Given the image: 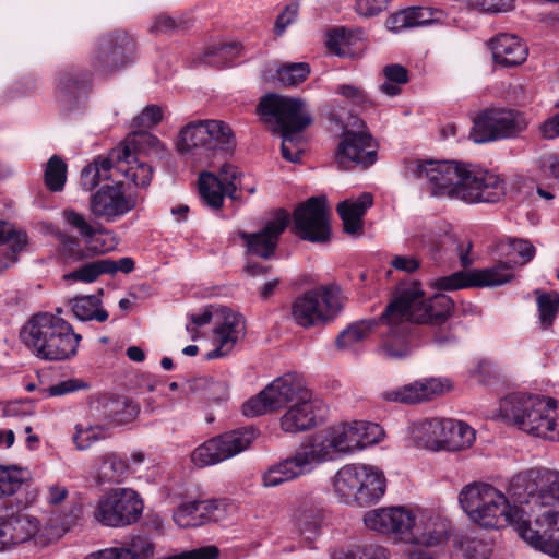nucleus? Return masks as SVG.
<instances>
[{"mask_svg": "<svg viewBox=\"0 0 559 559\" xmlns=\"http://www.w3.org/2000/svg\"><path fill=\"white\" fill-rule=\"evenodd\" d=\"M501 416L534 437L559 442V408L552 399L512 394L500 403Z\"/></svg>", "mask_w": 559, "mask_h": 559, "instance_id": "obj_6", "label": "nucleus"}, {"mask_svg": "<svg viewBox=\"0 0 559 559\" xmlns=\"http://www.w3.org/2000/svg\"><path fill=\"white\" fill-rule=\"evenodd\" d=\"M372 203L373 198L367 192L360 194L356 200H344L338 203L337 213L347 234L355 235L362 230V217Z\"/></svg>", "mask_w": 559, "mask_h": 559, "instance_id": "obj_31", "label": "nucleus"}, {"mask_svg": "<svg viewBox=\"0 0 559 559\" xmlns=\"http://www.w3.org/2000/svg\"><path fill=\"white\" fill-rule=\"evenodd\" d=\"M412 536L403 550L407 559H433V548L447 544L450 537V522L432 512L420 510L415 513Z\"/></svg>", "mask_w": 559, "mask_h": 559, "instance_id": "obj_11", "label": "nucleus"}, {"mask_svg": "<svg viewBox=\"0 0 559 559\" xmlns=\"http://www.w3.org/2000/svg\"><path fill=\"white\" fill-rule=\"evenodd\" d=\"M472 280V270L457 271L451 275L437 278L433 283V286L439 290H456L475 287Z\"/></svg>", "mask_w": 559, "mask_h": 559, "instance_id": "obj_51", "label": "nucleus"}, {"mask_svg": "<svg viewBox=\"0 0 559 559\" xmlns=\"http://www.w3.org/2000/svg\"><path fill=\"white\" fill-rule=\"evenodd\" d=\"M134 49V40L129 34L115 31L98 39L91 56V64L99 74H114L131 61Z\"/></svg>", "mask_w": 559, "mask_h": 559, "instance_id": "obj_17", "label": "nucleus"}, {"mask_svg": "<svg viewBox=\"0 0 559 559\" xmlns=\"http://www.w3.org/2000/svg\"><path fill=\"white\" fill-rule=\"evenodd\" d=\"M62 253L68 259L81 260L84 258V253L81 249V242L76 237H72L66 234L59 235Z\"/></svg>", "mask_w": 559, "mask_h": 559, "instance_id": "obj_64", "label": "nucleus"}, {"mask_svg": "<svg viewBox=\"0 0 559 559\" xmlns=\"http://www.w3.org/2000/svg\"><path fill=\"white\" fill-rule=\"evenodd\" d=\"M354 33L362 35V29L358 28L356 31L346 28V27H337L329 32L326 39V48L329 51L333 52L336 56L343 57L346 55L344 46H348L350 39L354 37Z\"/></svg>", "mask_w": 559, "mask_h": 559, "instance_id": "obj_45", "label": "nucleus"}, {"mask_svg": "<svg viewBox=\"0 0 559 559\" xmlns=\"http://www.w3.org/2000/svg\"><path fill=\"white\" fill-rule=\"evenodd\" d=\"M389 0H356V12L365 17L376 16L388 8Z\"/></svg>", "mask_w": 559, "mask_h": 559, "instance_id": "obj_63", "label": "nucleus"}, {"mask_svg": "<svg viewBox=\"0 0 559 559\" xmlns=\"http://www.w3.org/2000/svg\"><path fill=\"white\" fill-rule=\"evenodd\" d=\"M415 513L406 507L374 509L365 513L364 523L369 530L389 535L406 545L412 536Z\"/></svg>", "mask_w": 559, "mask_h": 559, "instance_id": "obj_20", "label": "nucleus"}, {"mask_svg": "<svg viewBox=\"0 0 559 559\" xmlns=\"http://www.w3.org/2000/svg\"><path fill=\"white\" fill-rule=\"evenodd\" d=\"M67 179V164L57 155L51 156L46 165L44 181L53 192L61 191Z\"/></svg>", "mask_w": 559, "mask_h": 559, "instance_id": "obj_39", "label": "nucleus"}, {"mask_svg": "<svg viewBox=\"0 0 559 559\" xmlns=\"http://www.w3.org/2000/svg\"><path fill=\"white\" fill-rule=\"evenodd\" d=\"M8 242H10V247L3 257L0 258V274L17 262L19 253L25 248L27 243V236L25 233H20Z\"/></svg>", "mask_w": 559, "mask_h": 559, "instance_id": "obj_54", "label": "nucleus"}, {"mask_svg": "<svg viewBox=\"0 0 559 559\" xmlns=\"http://www.w3.org/2000/svg\"><path fill=\"white\" fill-rule=\"evenodd\" d=\"M195 503L190 501L179 506L174 512V521L180 527H197L202 525V520H199L197 511H194Z\"/></svg>", "mask_w": 559, "mask_h": 559, "instance_id": "obj_56", "label": "nucleus"}, {"mask_svg": "<svg viewBox=\"0 0 559 559\" xmlns=\"http://www.w3.org/2000/svg\"><path fill=\"white\" fill-rule=\"evenodd\" d=\"M406 173L424 185L431 195L467 203L496 202L504 194L499 176L473 164L454 160H412Z\"/></svg>", "mask_w": 559, "mask_h": 559, "instance_id": "obj_2", "label": "nucleus"}, {"mask_svg": "<svg viewBox=\"0 0 559 559\" xmlns=\"http://www.w3.org/2000/svg\"><path fill=\"white\" fill-rule=\"evenodd\" d=\"M454 308L453 300L444 294H436L424 299V292L418 283L401 289L396 297L385 307L379 319H364L352 323L336 337L338 348H348L364 341L378 324L385 331L382 349L392 358H401L409 353L407 337L413 323L441 326Z\"/></svg>", "mask_w": 559, "mask_h": 559, "instance_id": "obj_1", "label": "nucleus"}, {"mask_svg": "<svg viewBox=\"0 0 559 559\" xmlns=\"http://www.w3.org/2000/svg\"><path fill=\"white\" fill-rule=\"evenodd\" d=\"M163 119V110L157 105L146 106L133 120V124L141 129H150Z\"/></svg>", "mask_w": 559, "mask_h": 559, "instance_id": "obj_59", "label": "nucleus"}, {"mask_svg": "<svg viewBox=\"0 0 559 559\" xmlns=\"http://www.w3.org/2000/svg\"><path fill=\"white\" fill-rule=\"evenodd\" d=\"M115 403V395L103 394L94 396L90 402V414L95 420L99 423L112 425Z\"/></svg>", "mask_w": 559, "mask_h": 559, "instance_id": "obj_42", "label": "nucleus"}, {"mask_svg": "<svg viewBox=\"0 0 559 559\" xmlns=\"http://www.w3.org/2000/svg\"><path fill=\"white\" fill-rule=\"evenodd\" d=\"M88 74L75 68L61 71L58 75V93L62 102L74 104L87 94Z\"/></svg>", "mask_w": 559, "mask_h": 559, "instance_id": "obj_32", "label": "nucleus"}, {"mask_svg": "<svg viewBox=\"0 0 559 559\" xmlns=\"http://www.w3.org/2000/svg\"><path fill=\"white\" fill-rule=\"evenodd\" d=\"M488 46L493 61L504 68L522 64L528 53L526 44L512 34H498L489 40Z\"/></svg>", "mask_w": 559, "mask_h": 559, "instance_id": "obj_29", "label": "nucleus"}, {"mask_svg": "<svg viewBox=\"0 0 559 559\" xmlns=\"http://www.w3.org/2000/svg\"><path fill=\"white\" fill-rule=\"evenodd\" d=\"M143 511L139 495L129 488H119L99 499L95 519L106 526L120 527L135 523Z\"/></svg>", "mask_w": 559, "mask_h": 559, "instance_id": "obj_16", "label": "nucleus"}, {"mask_svg": "<svg viewBox=\"0 0 559 559\" xmlns=\"http://www.w3.org/2000/svg\"><path fill=\"white\" fill-rule=\"evenodd\" d=\"M103 428L99 425L90 426L87 428H80L76 426V433L73 437V441L79 450H86L91 444L103 438Z\"/></svg>", "mask_w": 559, "mask_h": 559, "instance_id": "obj_58", "label": "nucleus"}, {"mask_svg": "<svg viewBox=\"0 0 559 559\" xmlns=\"http://www.w3.org/2000/svg\"><path fill=\"white\" fill-rule=\"evenodd\" d=\"M314 469L304 450L297 451L286 459L273 464L263 474L265 487H276L283 483L299 478Z\"/></svg>", "mask_w": 559, "mask_h": 559, "instance_id": "obj_27", "label": "nucleus"}, {"mask_svg": "<svg viewBox=\"0 0 559 559\" xmlns=\"http://www.w3.org/2000/svg\"><path fill=\"white\" fill-rule=\"evenodd\" d=\"M136 193H126L124 185L116 182L102 187L91 197L90 210L96 216L112 222L138 205Z\"/></svg>", "mask_w": 559, "mask_h": 559, "instance_id": "obj_22", "label": "nucleus"}, {"mask_svg": "<svg viewBox=\"0 0 559 559\" xmlns=\"http://www.w3.org/2000/svg\"><path fill=\"white\" fill-rule=\"evenodd\" d=\"M239 175L237 167L230 164H224L217 176L207 171L202 173L199 177V193L202 201L212 210H219L225 195L233 200L238 199L236 191Z\"/></svg>", "mask_w": 559, "mask_h": 559, "instance_id": "obj_21", "label": "nucleus"}, {"mask_svg": "<svg viewBox=\"0 0 559 559\" xmlns=\"http://www.w3.org/2000/svg\"><path fill=\"white\" fill-rule=\"evenodd\" d=\"M39 521L26 513L17 512L0 516V549L23 544L32 538L38 543Z\"/></svg>", "mask_w": 559, "mask_h": 559, "instance_id": "obj_25", "label": "nucleus"}, {"mask_svg": "<svg viewBox=\"0 0 559 559\" xmlns=\"http://www.w3.org/2000/svg\"><path fill=\"white\" fill-rule=\"evenodd\" d=\"M72 311L80 321L95 320L105 322L108 312L102 308V300L96 295L75 297L71 300Z\"/></svg>", "mask_w": 559, "mask_h": 559, "instance_id": "obj_35", "label": "nucleus"}, {"mask_svg": "<svg viewBox=\"0 0 559 559\" xmlns=\"http://www.w3.org/2000/svg\"><path fill=\"white\" fill-rule=\"evenodd\" d=\"M293 230L302 240L325 243L331 239L329 210L324 197H311L293 214Z\"/></svg>", "mask_w": 559, "mask_h": 559, "instance_id": "obj_18", "label": "nucleus"}, {"mask_svg": "<svg viewBox=\"0 0 559 559\" xmlns=\"http://www.w3.org/2000/svg\"><path fill=\"white\" fill-rule=\"evenodd\" d=\"M307 392L309 390L304 386L297 374L286 373L249 399L242 405V413L247 417H255L277 411L288 403H294L299 399H307Z\"/></svg>", "mask_w": 559, "mask_h": 559, "instance_id": "obj_13", "label": "nucleus"}, {"mask_svg": "<svg viewBox=\"0 0 559 559\" xmlns=\"http://www.w3.org/2000/svg\"><path fill=\"white\" fill-rule=\"evenodd\" d=\"M515 503L521 504L526 520L535 528L559 523V472L531 468L516 475L510 486Z\"/></svg>", "mask_w": 559, "mask_h": 559, "instance_id": "obj_3", "label": "nucleus"}, {"mask_svg": "<svg viewBox=\"0 0 559 559\" xmlns=\"http://www.w3.org/2000/svg\"><path fill=\"white\" fill-rule=\"evenodd\" d=\"M281 152L283 158L290 163H299L301 160V154L305 151V142L300 133L288 132L281 133Z\"/></svg>", "mask_w": 559, "mask_h": 559, "instance_id": "obj_47", "label": "nucleus"}, {"mask_svg": "<svg viewBox=\"0 0 559 559\" xmlns=\"http://www.w3.org/2000/svg\"><path fill=\"white\" fill-rule=\"evenodd\" d=\"M24 481L22 468L15 465H0V499L14 495Z\"/></svg>", "mask_w": 559, "mask_h": 559, "instance_id": "obj_40", "label": "nucleus"}, {"mask_svg": "<svg viewBox=\"0 0 559 559\" xmlns=\"http://www.w3.org/2000/svg\"><path fill=\"white\" fill-rule=\"evenodd\" d=\"M296 525L300 535L311 542L318 534L324 518V509L313 497H302L295 513Z\"/></svg>", "mask_w": 559, "mask_h": 559, "instance_id": "obj_30", "label": "nucleus"}, {"mask_svg": "<svg viewBox=\"0 0 559 559\" xmlns=\"http://www.w3.org/2000/svg\"><path fill=\"white\" fill-rule=\"evenodd\" d=\"M475 287H497L511 282L514 277L509 262H498L486 269L472 270Z\"/></svg>", "mask_w": 559, "mask_h": 559, "instance_id": "obj_34", "label": "nucleus"}, {"mask_svg": "<svg viewBox=\"0 0 559 559\" xmlns=\"http://www.w3.org/2000/svg\"><path fill=\"white\" fill-rule=\"evenodd\" d=\"M536 253L534 245L521 238L509 239L507 255L510 257L509 263L514 265H525Z\"/></svg>", "mask_w": 559, "mask_h": 559, "instance_id": "obj_44", "label": "nucleus"}, {"mask_svg": "<svg viewBox=\"0 0 559 559\" xmlns=\"http://www.w3.org/2000/svg\"><path fill=\"white\" fill-rule=\"evenodd\" d=\"M333 485L341 500L360 507L376 503L385 491L383 473L370 465L343 466L335 474Z\"/></svg>", "mask_w": 559, "mask_h": 559, "instance_id": "obj_7", "label": "nucleus"}, {"mask_svg": "<svg viewBox=\"0 0 559 559\" xmlns=\"http://www.w3.org/2000/svg\"><path fill=\"white\" fill-rule=\"evenodd\" d=\"M321 403L311 399L310 391L307 399H299L286 411L281 418V428L285 432L296 433L306 431L317 425Z\"/></svg>", "mask_w": 559, "mask_h": 559, "instance_id": "obj_28", "label": "nucleus"}, {"mask_svg": "<svg viewBox=\"0 0 559 559\" xmlns=\"http://www.w3.org/2000/svg\"><path fill=\"white\" fill-rule=\"evenodd\" d=\"M127 473V464L115 455L104 459L99 467V480L102 483H119Z\"/></svg>", "mask_w": 559, "mask_h": 559, "instance_id": "obj_46", "label": "nucleus"}, {"mask_svg": "<svg viewBox=\"0 0 559 559\" xmlns=\"http://www.w3.org/2000/svg\"><path fill=\"white\" fill-rule=\"evenodd\" d=\"M20 335L37 358L50 361L73 357L82 338L66 320L47 312L33 316Z\"/></svg>", "mask_w": 559, "mask_h": 559, "instance_id": "obj_5", "label": "nucleus"}, {"mask_svg": "<svg viewBox=\"0 0 559 559\" xmlns=\"http://www.w3.org/2000/svg\"><path fill=\"white\" fill-rule=\"evenodd\" d=\"M124 145H129L131 153L133 151H141L145 147L152 148V150H159L163 147L162 142L158 140L157 136L153 135L152 133L141 130V131H134L127 140Z\"/></svg>", "mask_w": 559, "mask_h": 559, "instance_id": "obj_55", "label": "nucleus"}, {"mask_svg": "<svg viewBox=\"0 0 559 559\" xmlns=\"http://www.w3.org/2000/svg\"><path fill=\"white\" fill-rule=\"evenodd\" d=\"M527 127L525 116L512 109H487L474 119L469 138L475 143L514 138Z\"/></svg>", "mask_w": 559, "mask_h": 559, "instance_id": "obj_15", "label": "nucleus"}, {"mask_svg": "<svg viewBox=\"0 0 559 559\" xmlns=\"http://www.w3.org/2000/svg\"><path fill=\"white\" fill-rule=\"evenodd\" d=\"M235 147V138L230 127L222 121L205 120L188 123L181 129L177 148L181 154L192 157L210 158L213 153H229Z\"/></svg>", "mask_w": 559, "mask_h": 559, "instance_id": "obj_8", "label": "nucleus"}, {"mask_svg": "<svg viewBox=\"0 0 559 559\" xmlns=\"http://www.w3.org/2000/svg\"><path fill=\"white\" fill-rule=\"evenodd\" d=\"M88 384L80 379H67L48 386L45 391L49 396H61L79 390L87 389Z\"/></svg>", "mask_w": 559, "mask_h": 559, "instance_id": "obj_60", "label": "nucleus"}, {"mask_svg": "<svg viewBox=\"0 0 559 559\" xmlns=\"http://www.w3.org/2000/svg\"><path fill=\"white\" fill-rule=\"evenodd\" d=\"M310 66L307 62L285 63L276 71V78L284 86H295L307 80Z\"/></svg>", "mask_w": 559, "mask_h": 559, "instance_id": "obj_41", "label": "nucleus"}, {"mask_svg": "<svg viewBox=\"0 0 559 559\" xmlns=\"http://www.w3.org/2000/svg\"><path fill=\"white\" fill-rule=\"evenodd\" d=\"M258 436V429L252 426L224 432L199 445L191 460L198 467L221 463L249 449Z\"/></svg>", "mask_w": 559, "mask_h": 559, "instance_id": "obj_14", "label": "nucleus"}, {"mask_svg": "<svg viewBox=\"0 0 559 559\" xmlns=\"http://www.w3.org/2000/svg\"><path fill=\"white\" fill-rule=\"evenodd\" d=\"M459 502L469 520L485 528L499 530L513 525L520 534V526H530L521 504L509 503L506 496L492 485L472 483L462 488Z\"/></svg>", "mask_w": 559, "mask_h": 559, "instance_id": "obj_4", "label": "nucleus"}, {"mask_svg": "<svg viewBox=\"0 0 559 559\" xmlns=\"http://www.w3.org/2000/svg\"><path fill=\"white\" fill-rule=\"evenodd\" d=\"M289 224V213L278 209L265 226L257 233L240 231L239 237L245 241L247 253L262 259H270L277 248L280 236Z\"/></svg>", "mask_w": 559, "mask_h": 559, "instance_id": "obj_24", "label": "nucleus"}, {"mask_svg": "<svg viewBox=\"0 0 559 559\" xmlns=\"http://www.w3.org/2000/svg\"><path fill=\"white\" fill-rule=\"evenodd\" d=\"M538 167L544 177L559 182V154H544L538 159Z\"/></svg>", "mask_w": 559, "mask_h": 559, "instance_id": "obj_62", "label": "nucleus"}, {"mask_svg": "<svg viewBox=\"0 0 559 559\" xmlns=\"http://www.w3.org/2000/svg\"><path fill=\"white\" fill-rule=\"evenodd\" d=\"M82 518V508L75 501H71L67 509L60 513L58 519L61 530L56 534V537H60L63 533L70 531L74 525L79 523Z\"/></svg>", "mask_w": 559, "mask_h": 559, "instance_id": "obj_57", "label": "nucleus"}, {"mask_svg": "<svg viewBox=\"0 0 559 559\" xmlns=\"http://www.w3.org/2000/svg\"><path fill=\"white\" fill-rule=\"evenodd\" d=\"M538 307V317L544 330L550 328L559 313V294L556 292L544 293L535 290Z\"/></svg>", "mask_w": 559, "mask_h": 559, "instance_id": "obj_37", "label": "nucleus"}, {"mask_svg": "<svg viewBox=\"0 0 559 559\" xmlns=\"http://www.w3.org/2000/svg\"><path fill=\"white\" fill-rule=\"evenodd\" d=\"M316 468L317 465L332 461L337 455L330 428L317 432L309 443L302 449Z\"/></svg>", "mask_w": 559, "mask_h": 559, "instance_id": "obj_33", "label": "nucleus"}, {"mask_svg": "<svg viewBox=\"0 0 559 559\" xmlns=\"http://www.w3.org/2000/svg\"><path fill=\"white\" fill-rule=\"evenodd\" d=\"M189 391L199 394L207 401H222L227 395V389L224 382L214 381L207 377L195 378L188 384Z\"/></svg>", "mask_w": 559, "mask_h": 559, "instance_id": "obj_38", "label": "nucleus"}, {"mask_svg": "<svg viewBox=\"0 0 559 559\" xmlns=\"http://www.w3.org/2000/svg\"><path fill=\"white\" fill-rule=\"evenodd\" d=\"M64 222L72 228L78 231V234L85 240L88 249H95L91 247V240L96 234V229L85 219V217L73 211V210H64L62 213Z\"/></svg>", "mask_w": 559, "mask_h": 559, "instance_id": "obj_49", "label": "nucleus"}, {"mask_svg": "<svg viewBox=\"0 0 559 559\" xmlns=\"http://www.w3.org/2000/svg\"><path fill=\"white\" fill-rule=\"evenodd\" d=\"M383 399L391 402L414 404L427 401V394L423 393L420 382H415L402 388L383 392Z\"/></svg>", "mask_w": 559, "mask_h": 559, "instance_id": "obj_43", "label": "nucleus"}, {"mask_svg": "<svg viewBox=\"0 0 559 559\" xmlns=\"http://www.w3.org/2000/svg\"><path fill=\"white\" fill-rule=\"evenodd\" d=\"M337 454H349L380 441L383 430L370 421H353L330 427Z\"/></svg>", "mask_w": 559, "mask_h": 559, "instance_id": "obj_23", "label": "nucleus"}, {"mask_svg": "<svg viewBox=\"0 0 559 559\" xmlns=\"http://www.w3.org/2000/svg\"><path fill=\"white\" fill-rule=\"evenodd\" d=\"M344 297L336 284L309 290L293 302L292 317L304 328L319 325L334 318L343 308Z\"/></svg>", "mask_w": 559, "mask_h": 559, "instance_id": "obj_10", "label": "nucleus"}, {"mask_svg": "<svg viewBox=\"0 0 559 559\" xmlns=\"http://www.w3.org/2000/svg\"><path fill=\"white\" fill-rule=\"evenodd\" d=\"M257 114L264 123H273L275 131L280 133H300L312 122L300 98L275 93L266 94L260 99Z\"/></svg>", "mask_w": 559, "mask_h": 559, "instance_id": "obj_12", "label": "nucleus"}, {"mask_svg": "<svg viewBox=\"0 0 559 559\" xmlns=\"http://www.w3.org/2000/svg\"><path fill=\"white\" fill-rule=\"evenodd\" d=\"M190 25V21L186 17L175 19L166 13H160L154 19L153 24L150 27V32L159 34H173L180 29H186Z\"/></svg>", "mask_w": 559, "mask_h": 559, "instance_id": "obj_52", "label": "nucleus"}, {"mask_svg": "<svg viewBox=\"0 0 559 559\" xmlns=\"http://www.w3.org/2000/svg\"><path fill=\"white\" fill-rule=\"evenodd\" d=\"M362 130L345 129L335 150V163L342 169H366L377 162L378 143L361 122Z\"/></svg>", "mask_w": 559, "mask_h": 559, "instance_id": "obj_19", "label": "nucleus"}, {"mask_svg": "<svg viewBox=\"0 0 559 559\" xmlns=\"http://www.w3.org/2000/svg\"><path fill=\"white\" fill-rule=\"evenodd\" d=\"M131 157V150L129 145H124L122 148L114 150L108 157L98 156L94 159L92 165L96 166L99 170V175L103 177V180L111 179V169L114 167V160L117 159L120 162H126L129 164V158Z\"/></svg>", "mask_w": 559, "mask_h": 559, "instance_id": "obj_50", "label": "nucleus"}, {"mask_svg": "<svg viewBox=\"0 0 559 559\" xmlns=\"http://www.w3.org/2000/svg\"><path fill=\"white\" fill-rule=\"evenodd\" d=\"M140 413V404L126 396H116L112 425H127L134 421Z\"/></svg>", "mask_w": 559, "mask_h": 559, "instance_id": "obj_48", "label": "nucleus"}, {"mask_svg": "<svg viewBox=\"0 0 559 559\" xmlns=\"http://www.w3.org/2000/svg\"><path fill=\"white\" fill-rule=\"evenodd\" d=\"M119 170L124 173L126 177L140 188H147L153 176L152 167L145 163L135 165L129 163L127 167L120 165Z\"/></svg>", "mask_w": 559, "mask_h": 559, "instance_id": "obj_53", "label": "nucleus"}, {"mask_svg": "<svg viewBox=\"0 0 559 559\" xmlns=\"http://www.w3.org/2000/svg\"><path fill=\"white\" fill-rule=\"evenodd\" d=\"M102 274H115L114 260L99 259L88 262L64 275L66 280L92 283Z\"/></svg>", "mask_w": 559, "mask_h": 559, "instance_id": "obj_36", "label": "nucleus"}, {"mask_svg": "<svg viewBox=\"0 0 559 559\" xmlns=\"http://www.w3.org/2000/svg\"><path fill=\"white\" fill-rule=\"evenodd\" d=\"M468 3L472 8L488 13L506 12L513 8V0H469Z\"/></svg>", "mask_w": 559, "mask_h": 559, "instance_id": "obj_61", "label": "nucleus"}, {"mask_svg": "<svg viewBox=\"0 0 559 559\" xmlns=\"http://www.w3.org/2000/svg\"><path fill=\"white\" fill-rule=\"evenodd\" d=\"M219 322L214 330L217 347L206 354V359H215L227 355L234 345L245 335L246 325L243 317L227 307L218 312Z\"/></svg>", "mask_w": 559, "mask_h": 559, "instance_id": "obj_26", "label": "nucleus"}, {"mask_svg": "<svg viewBox=\"0 0 559 559\" xmlns=\"http://www.w3.org/2000/svg\"><path fill=\"white\" fill-rule=\"evenodd\" d=\"M418 448L439 451H460L469 448L475 431L463 421L449 418H431L416 424L412 431Z\"/></svg>", "mask_w": 559, "mask_h": 559, "instance_id": "obj_9", "label": "nucleus"}]
</instances>
